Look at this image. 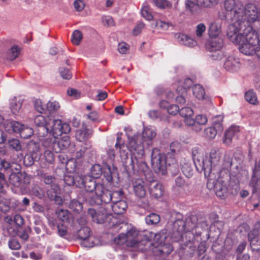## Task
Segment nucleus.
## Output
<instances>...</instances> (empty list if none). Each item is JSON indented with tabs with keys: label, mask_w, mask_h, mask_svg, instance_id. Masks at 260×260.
I'll use <instances>...</instances> for the list:
<instances>
[{
	"label": "nucleus",
	"mask_w": 260,
	"mask_h": 260,
	"mask_svg": "<svg viewBox=\"0 0 260 260\" xmlns=\"http://www.w3.org/2000/svg\"><path fill=\"white\" fill-rule=\"evenodd\" d=\"M225 15L219 14L220 19H231L226 35L233 43L238 44L244 41L246 30L252 28L250 24L258 19V9L254 4L248 3L244 7L236 0H225Z\"/></svg>",
	"instance_id": "f257e3e1"
},
{
	"label": "nucleus",
	"mask_w": 260,
	"mask_h": 260,
	"mask_svg": "<svg viewBox=\"0 0 260 260\" xmlns=\"http://www.w3.org/2000/svg\"><path fill=\"white\" fill-rule=\"evenodd\" d=\"M192 157L196 168L198 169V166L200 167L204 171L205 177L207 179L208 189H214L217 196L224 198L227 192V187L220 178L219 153L216 150H212L209 154H204L201 148L194 147L192 149Z\"/></svg>",
	"instance_id": "f03ea898"
},
{
	"label": "nucleus",
	"mask_w": 260,
	"mask_h": 260,
	"mask_svg": "<svg viewBox=\"0 0 260 260\" xmlns=\"http://www.w3.org/2000/svg\"><path fill=\"white\" fill-rule=\"evenodd\" d=\"M34 123L38 127V135L40 137H44L46 133L61 135L68 134L71 131L68 123L63 122L60 119L52 120L49 117H45L42 115L35 117Z\"/></svg>",
	"instance_id": "7ed1b4c3"
},
{
	"label": "nucleus",
	"mask_w": 260,
	"mask_h": 260,
	"mask_svg": "<svg viewBox=\"0 0 260 260\" xmlns=\"http://www.w3.org/2000/svg\"><path fill=\"white\" fill-rule=\"evenodd\" d=\"M245 34L244 41L239 44L240 51L246 55L255 54L260 58V39L257 32L252 28L248 27Z\"/></svg>",
	"instance_id": "20e7f679"
},
{
	"label": "nucleus",
	"mask_w": 260,
	"mask_h": 260,
	"mask_svg": "<svg viewBox=\"0 0 260 260\" xmlns=\"http://www.w3.org/2000/svg\"><path fill=\"white\" fill-rule=\"evenodd\" d=\"M128 139L127 148L131 154V165L133 169L140 164L145 165L142 158L144 155V147L141 140L140 134L135 135L131 137L126 134Z\"/></svg>",
	"instance_id": "39448f33"
},
{
	"label": "nucleus",
	"mask_w": 260,
	"mask_h": 260,
	"mask_svg": "<svg viewBox=\"0 0 260 260\" xmlns=\"http://www.w3.org/2000/svg\"><path fill=\"white\" fill-rule=\"evenodd\" d=\"M51 134L52 136L44 138L41 140L42 147L44 149H50L55 153H59L68 148L70 144L69 136H66L58 140V137L60 135Z\"/></svg>",
	"instance_id": "423d86ee"
},
{
	"label": "nucleus",
	"mask_w": 260,
	"mask_h": 260,
	"mask_svg": "<svg viewBox=\"0 0 260 260\" xmlns=\"http://www.w3.org/2000/svg\"><path fill=\"white\" fill-rule=\"evenodd\" d=\"M170 164L165 153H161L157 148L153 149L151 153V165L155 172L162 175L166 174L167 167Z\"/></svg>",
	"instance_id": "0eeeda50"
},
{
	"label": "nucleus",
	"mask_w": 260,
	"mask_h": 260,
	"mask_svg": "<svg viewBox=\"0 0 260 260\" xmlns=\"http://www.w3.org/2000/svg\"><path fill=\"white\" fill-rule=\"evenodd\" d=\"M89 215L93 221L97 223H103L106 221L109 222L113 217L109 205H102L96 209L89 208L88 210Z\"/></svg>",
	"instance_id": "6e6552de"
},
{
	"label": "nucleus",
	"mask_w": 260,
	"mask_h": 260,
	"mask_svg": "<svg viewBox=\"0 0 260 260\" xmlns=\"http://www.w3.org/2000/svg\"><path fill=\"white\" fill-rule=\"evenodd\" d=\"M139 232L135 228H132L128 231L126 234H121L115 239V242L119 245L126 243L131 247L137 246L139 245Z\"/></svg>",
	"instance_id": "1a4fd4ad"
},
{
	"label": "nucleus",
	"mask_w": 260,
	"mask_h": 260,
	"mask_svg": "<svg viewBox=\"0 0 260 260\" xmlns=\"http://www.w3.org/2000/svg\"><path fill=\"white\" fill-rule=\"evenodd\" d=\"M121 196L120 192H114L113 193L107 189H105L103 187L102 191L101 192H96L95 195L89 194V204L93 205L94 204H100L102 203H105V205H108L115 197V196Z\"/></svg>",
	"instance_id": "9d476101"
},
{
	"label": "nucleus",
	"mask_w": 260,
	"mask_h": 260,
	"mask_svg": "<svg viewBox=\"0 0 260 260\" xmlns=\"http://www.w3.org/2000/svg\"><path fill=\"white\" fill-rule=\"evenodd\" d=\"M86 181H85L82 187L85 189L84 198L86 202L89 203V194L95 195L96 192H101L103 189V185L100 183L96 184L95 182L94 178H92L90 175H86L85 177Z\"/></svg>",
	"instance_id": "9b49d317"
},
{
	"label": "nucleus",
	"mask_w": 260,
	"mask_h": 260,
	"mask_svg": "<svg viewBox=\"0 0 260 260\" xmlns=\"http://www.w3.org/2000/svg\"><path fill=\"white\" fill-rule=\"evenodd\" d=\"M5 220L9 224L7 227L8 234L10 236H13L16 233L18 227L21 226L24 223L23 217L19 214H16L13 217L7 216Z\"/></svg>",
	"instance_id": "f8f14e48"
},
{
	"label": "nucleus",
	"mask_w": 260,
	"mask_h": 260,
	"mask_svg": "<svg viewBox=\"0 0 260 260\" xmlns=\"http://www.w3.org/2000/svg\"><path fill=\"white\" fill-rule=\"evenodd\" d=\"M30 177L25 173L18 172L12 173L9 176V182L15 187L22 188L23 185L29 184Z\"/></svg>",
	"instance_id": "ddd939ff"
},
{
	"label": "nucleus",
	"mask_w": 260,
	"mask_h": 260,
	"mask_svg": "<svg viewBox=\"0 0 260 260\" xmlns=\"http://www.w3.org/2000/svg\"><path fill=\"white\" fill-rule=\"evenodd\" d=\"M90 229L84 227L78 232V236L82 241L81 244L83 247H92L95 245L94 238L90 235Z\"/></svg>",
	"instance_id": "4468645a"
},
{
	"label": "nucleus",
	"mask_w": 260,
	"mask_h": 260,
	"mask_svg": "<svg viewBox=\"0 0 260 260\" xmlns=\"http://www.w3.org/2000/svg\"><path fill=\"white\" fill-rule=\"evenodd\" d=\"M207 117L203 114H199L196 116L195 118H187L186 120V124L192 127V129L197 132H200L202 129V125L207 124Z\"/></svg>",
	"instance_id": "2eb2a0df"
},
{
	"label": "nucleus",
	"mask_w": 260,
	"mask_h": 260,
	"mask_svg": "<svg viewBox=\"0 0 260 260\" xmlns=\"http://www.w3.org/2000/svg\"><path fill=\"white\" fill-rule=\"evenodd\" d=\"M31 151V154H27L24 157V163L26 166H31L35 161L40 160L42 152L37 144H35Z\"/></svg>",
	"instance_id": "dca6fc26"
},
{
	"label": "nucleus",
	"mask_w": 260,
	"mask_h": 260,
	"mask_svg": "<svg viewBox=\"0 0 260 260\" xmlns=\"http://www.w3.org/2000/svg\"><path fill=\"white\" fill-rule=\"evenodd\" d=\"M240 66L241 64L238 58L234 55L226 56L224 67L227 71L232 72L237 71L240 68Z\"/></svg>",
	"instance_id": "f3484780"
},
{
	"label": "nucleus",
	"mask_w": 260,
	"mask_h": 260,
	"mask_svg": "<svg viewBox=\"0 0 260 260\" xmlns=\"http://www.w3.org/2000/svg\"><path fill=\"white\" fill-rule=\"evenodd\" d=\"M258 235L259 232L256 229L252 230L248 234L250 247L253 251H258L260 250V239H259Z\"/></svg>",
	"instance_id": "a211bd4d"
},
{
	"label": "nucleus",
	"mask_w": 260,
	"mask_h": 260,
	"mask_svg": "<svg viewBox=\"0 0 260 260\" xmlns=\"http://www.w3.org/2000/svg\"><path fill=\"white\" fill-rule=\"evenodd\" d=\"M223 46V40L219 37L210 38L205 44L206 49L210 52L219 51Z\"/></svg>",
	"instance_id": "6ab92c4d"
},
{
	"label": "nucleus",
	"mask_w": 260,
	"mask_h": 260,
	"mask_svg": "<svg viewBox=\"0 0 260 260\" xmlns=\"http://www.w3.org/2000/svg\"><path fill=\"white\" fill-rule=\"evenodd\" d=\"M92 134V131L83 124L82 127L76 131L75 138L79 142H85L91 137Z\"/></svg>",
	"instance_id": "aec40b11"
},
{
	"label": "nucleus",
	"mask_w": 260,
	"mask_h": 260,
	"mask_svg": "<svg viewBox=\"0 0 260 260\" xmlns=\"http://www.w3.org/2000/svg\"><path fill=\"white\" fill-rule=\"evenodd\" d=\"M175 38L180 44L187 47H192L197 45V41L183 34H176Z\"/></svg>",
	"instance_id": "412c9836"
},
{
	"label": "nucleus",
	"mask_w": 260,
	"mask_h": 260,
	"mask_svg": "<svg viewBox=\"0 0 260 260\" xmlns=\"http://www.w3.org/2000/svg\"><path fill=\"white\" fill-rule=\"evenodd\" d=\"M133 190L135 194L139 198H142L146 194L145 182L142 179H137L133 183Z\"/></svg>",
	"instance_id": "4be33fe9"
},
{
	"label": "nucleus",
	"mask_w": 260,
	"mask_h": 260,
	"mask_svg": "<svg viewBox=\"0 0 260 260\" xmlns=\"http://www.w3.org/2000/svg\"><path fill=\"white\" fill-rule=\"evenodd\" d=\"M112 202V205H109V209L110 210L112 209L115 214H121L125 211L127 207V205L125 201L123 200H119L118 201L113 200Z\"/></svg>",
	"instance_id": "5701e85b"
},
{
	"label": "nucleus",
	"mask_w": 260,
	"mask_h": 260,
	"mask_svg": "<svg viewBox=\"0 0 260 260\" xmlns=\"http://www.w3.org/2000/svg\"><path fill=\"white\" fill-rule=\"evenodd\" d=\"M156 133L155 129L151 127H144L142 132V139L144 142L148 146L152 144V140L155 137Z\"/></svg>",
	"instance_id": "b1692460"
},
{
	"label": "nucleus",
	"mask_w": 260,
	"mask_h": 260,
	"mask_svg": "<svg viewBox=\"0 0 260 260\" xmlns=\"http://www.w3.org/2000/svg\"><path fill=\"white\" fill-rule=\"evenodd\" d=\"M149 189L151 196L155 198H158L162 195V185L156 181L150 182Z\"/></svg>",
	"instance_id": "393cba45"
},
{
	"label": "nucleus",
	"mask_w": 260,
	"mask_h": 260,
	"mask_svg": "<svg viewBox=\"0 0 260 260\" xmlns=\"http://www.w3.org/2000/svg\"><path fill=\"white\" fill-rule=\"evenodd\" d=\"M239 127L236 125H232L228 128L224 133V143L226 145L230 144L232 139L236 136L239 132Z\"/></svg>",
	"instance_id": "a878e982"
},
{
	"label": "nucleus",
	"mask_w": 260,
	"mask_h": 260,
	"mask_svg": "<svg viewBox=\"0 0 260 260\" xmlns=\"http://www.w3.org/2000/svg\"><path fill=\"white\" fill-rule=\"evenodd\" d=\"M23 100L20 96L13 98L10 103V109L14 115L18 114L21 111Z\"/></svg>",
	"instance_id": "bb28decb"
},
{
	"label": "nucleus",
	"mask_w": 260,
	"mask_h": 260,
	"mask_svg": "<svg viewBox=\"0 0 260 260\" xmlns=\"http://www.w3.org/2000/svg\"><path fill=\"white\" fill-rule=\"evenodd\" d=\"M221 32V24L219 21H214L210 23L208 29L210 38H217Z\"/></svg>",
	"instance_id": "cd10ccee"
},
{
	"label": "nucleus",
	"mask_w": 260,
	"mask_h": 260,
	"mask_svg": "<svg viewBox=\"0 0 260 260\" xmlns=\"http://www.w3.org/2000/svg\"><path fill=\"white\" fill-rule=\"evenodd\" d=\"M23 125L19 122L15 121H7L4 123L6 131L10 133L14 132L20 134Z\"/></svg>",
	"instance_id": "c85d7f7f"
},
{
	"label": "nucleus",
	"mask_w": 260,
	"mask_h": 260,
	"mask_svg": "<svg viewBox=\"0 0 260 260\" xmlns=\"http://www.w3.org/2000/svg\"><path fill=\"white\" fill-rule=\"evenodd\" d=\"M58 218L64 222L71 223L73 220L72 214L68 210L58 209L56 211Z\"/></svg>",
	"instance_id": "c756f323"
},
{
	"label": "nucleus",
	"mask_w": 260,
	"mask_h": 260,
	"mask_svg": "<svg viewBox=\"0 0 260 260\" xmlns=\"http://www.w3.org/2000/svg\"><path fill=\"white\" fill-rule=\"evenodd\" d=\"M181 166L182 171L184 175L187 178L190 177L193 172L191 162L184 160L183 162H181Z\"/></svg>",
	"instance_id": "7c9ffc66"
},
{
	"label": "nucleus",
	"mask_w": 260,
	"mask_h": 260,
	"mask_svg": "<svg viewBox=\"0 0 260 260\" xmlns=\"http://www.w3.org/2000/svg\"><path fill=\"white\" fill-rule=\"evenodd\" d=\"M192 92L193 95L199 100L203 99L205 95V90L200 84H196L192 87Z\"/></svg>",
	"instance_id": "2f4dec72"
},
{
	"label": "nucleus",
	"mask_w": 260,
	"mask_h": 260,
	"mask_svg": "<svg viewBox=\"0 0 260 260\" xmlns=\"http://www.w3.org/2000/svg\"><path fill=\"white\" fill-rule=\"evenodd\" d=\"M218 130L213 126H209L206 128L204 131V136L208 139H213L215 138Z\"/></svg>",
	"instance_id": "473e14b6"
},
{
	"label": "nucleus",
	"mask_w": 260,
	"mask_h": 260,
	"mask_svg": "<svg viewBox=\"0 0 260 260\" xmlns=\"http://www.w3.org/2000/svg\"><path fill=\"white\" fill-rule=\"evenodd\" d=\"M256 172L254 171L250 182V186L253 188V193H255L260 190V179L256 177Z\"/></svg>",
	"instance_id": "72a5a7b5"
},
{
	"label": "nucleus",
	"mask_w": 260,
	"mask_h": 260,
	"mask_svg": "<svg viewBox=\"0 0 260 260\" xmlns=\"http://www.w3.org/2000/svg\"><path fill=\"white\" fill-rule=\"evenodd\" d=\"M141 13L142 16L146 20L148 21L152 20L153 17L152 15L151 9L146 4H144Z\"/></svg>",
	"instance_id": "f704fd0d"
},
{
	"label": "nucleus",
	"mask_w": 260,
	"mask_h": 260,
	"mask_svg": "<svg viewBox=\"0 0 260 260\" xmlns=\"http://www.w3.org/2000/svg\"><path fill=\"white\" fill-rule=\"evenodd\" d=\"M192 81L189 78L184 79L183 81H179L178 84L179 89L181 91V93H185L187 88H189L192 85Z\"/></svg>",
	"instance_id": "c9c22d12"
},
{
	"label": "nucleus",
	"mask_w": 260,
	"mask_h": 260,
	"mask_svg": "<svg viewBox=\"0 0 260 260\" xmlns=\"http://www.w3.org/2000/svg\"><path fill=\"white\" fill-rule=\"evenodd\" d=\"M20 52V48L17 46H13L7 52L8 58L10 60H13L16 58Z\"/></svg>",
	"instance_id": "e433bc0d"
},
{
	"label": "nucleus",
	"mask_w": 260,
	"mask_h": 260,
	"mask_svg": "<svg viewBox=\"0 0 260 260\" xmlns=\"http://www.w3.org/2000/svg\"><path fill=\"white\" fill-rule=\"evenodd\" d=\"M145 221L148 225L156 224L159 222L160 217L157 214L152 213L145 217Z\"/></svg>",
	"instance_id": "4c0bfd02"
},
{
	"label": "nucleus",
	"mask_w": 260,
	"mask_h": 260,
	"mask_svg": "<svg viewBox=\"0 0 260 260\" xmlns=\"http://www.w3.org/2000/svg\"><path fill=\"white\" fill-rule=\"evenodd\" d=\"M60 107L59 103L56 101H49L46 104V109L49 113L57 112Z\"/></svg>",
	"instance_id": "58836bf2"
},
{
	"label": "nucleus",
	"mask_w": 260,
	"mask_h": 260,
	"mask_svg": "<svg viewBox=\"0 0 260 260\" xmlns=\"http://www.w3.org/2000/svg\"><path fill=\"white\" fill-rule=\"evenodd\" d=\"M180 114L184 118V122L186 123V120L187 118H192L193 111L190 107H185L180 110Z\"/></svg>",
	"instance_id": "ea45409f"
},
{
	"label": "nucleus",
	"mask_w": 260,
	"mask_h": 260,
	"mask_svg": "<svg viewBox=\"0 0 260 260\" xmlns=\"http://www.w3.org/2000/svg\"><path fill=\"white\" fill-rule=\"evenodd\" d=\"M152 2L159 9H170L172 7V4L167 0H153Z\"/></svg>",
	"instance_id": "a19ab883"
},
{
	"label": "nucleus",
	"mask_w": 260,
	"mask_h": 260,
	"mask_svg": "<svg viewBox=\"0 0 260 260\" xmlns=\"http://www.w3.org/2000/svg\"><path fill=\"white\" fill-rule=\"evenodd\" d=\"M69 208L75 213H79L82 210L83 206L79 202L74 200L70 203Z\"/></svg>",
	"instance_id": "79ce46f5"
},
{
	"label": "nucleus",
	"mask_w": 260,
	"mask_h": 260,
	"mask_svg": "<svg viewBox=\"0 0 260 260\" xmlns=\"http://www.w3.org/2000/svg\"><path fill=\"white\" fill-rule=\"evenodd\" d=\"M30 194L32 196L42 199L45 195L44 191L38 185H34L29 191Z\"/></svg>",
	"instance_id": "37998d69"
},
{
	"label": "nucleus",
	"mask_w": 260,
	"mask_h": 260,
	"mask_svg": "<svg viewBox=\"0 0 260 260\" xmlns=\"http://www.w3.org/2000/svg\"><path fill=\"white\" fill-rule=\"evenodd\" d=\"M223 117L222 115H219L214 117L213 119V126L215 127L218 131L221 132L223 130L222 121Z\"/></svg>",
	"instance_id": "c03bdc74"
},
{
	"label": "nucleus",
	"mask_w": 260,
	"mask_h": 260,
	"mask_svg": "<svg viewBox=\"0 0 260 260\" xmlns=\"http://www.w3.org/2000/svg\"><path fill=\"white\" fill-rule=\"evenodd\" d=\"M245 99L251 104H256L257 103V98L255 93L252 90H248L245 93Z\"/></svg>",
	"instance_id": "a18cd8bd"
},
{
	"label": "nucleus",
	"mask_w": 260,
	"mask_h": 260,
	"mask_svg": "<svg viewBox=\"0 0 260 260\" xmlns=\"http://www.w3.org/2000/svg\"><path fill=\"white\" fill-rule=\"evenodd\" d=\"M83 36L82 32L79 30H75L72 37V43L76 45H78L82 40Z\"/></svg>",
	"instance_id": "49530a36"
},
{
	"label": "nucleus",
	"mask_w": 260,
	"mask_h": 260,
	"mask_svg": "<svg viewBox=\"0 0 260 260\" xmlns=\"http://www.w3.org/2000/svg\"><path fill=\"white\" fill-rule=\"evenodd\" d=\"M102 173L101 166L95 164L91 169V177L93 178H98Z\"/></svg>",
	"instance_id": "de8ad7c7"
},
{
	"label": "nucleus",
	"mask_w": 260,
	"mask_h": 260,
	"mask_svg": "<svg viewBox=\"0 0 260 260\" xmlns=\"http://www.w3.org/2000/svg\"><path fill=\"white\" fill-rule=\"evenodd\" d=\"M34 133V131L30 127L23 125L20 131V136L22 138L27 139L29 138Z\"/></svg>",
	"instance_id": "09e8293b"
},
{
	"label": "nucleus",
	"mask_w": 260,
	"mask_h": 260,
	"mask_svg": "<svg viewBox=\"0 0 260 260\" xmlns=\"http://www.w3.org/2000/svg\"><path fill=\"white\" fill-rule=\"evenodd\" d=\"M77 167V162L76 160L74 159H70L66 162V170L70 173H73L76 170Z\"/></svg>",
	"instance_id": "8fccbe9b"
},
{
	"label": "nucleus",
	"mask_w": 260,
	"mask_h": 260,
	"mask_svg": "<svg viewBox=\"0 0 260 260\" xmlns=\"http://www.w3.org/2000/svg\"><path fill=\"white\" fill-rule=\"evenodd\" d=\"M34 107L35 110L40 113H43L47 110L46 105H44L42 101L39 99L35 101Z\"/></svg>",
	"instance_id": "3c124183"
},
{
	"label": "nucleus",
	"mask_w": 260,
	"mask_h": 260,
	"mask_svg": "<svg viewBox=\"0 0 260 260\" xmlns=\"http://www.w3.org/2000/svg\"><path fill=\"white\" fill-rule=\"evenodd\" d=\"M54 151L50 149H44V158L46 161L49 164H51L54 160V156L53 154Z\"/></svg>",
	"instance_id": "603ef678"
},
{
	"label": "nucleus",
	"mask_w": 260,
	"mask_h": 260,
	"mask_svg": "<svg viewBox=\"0 0 260 260\" xmlns=\"http://www.w3.org/2000/svg\"><path fill=\"white\" fill-rule=\"evenodd\" d=\"M171 26L170 23L162 20H157L155 22V26L161 31H166Z\"/></svg>",
	"instance_id": "864d4df0"
},
{
	"label": "nucleus",
	"mask_w": 260,
	"mask_h": 260,
	"mask_svg": "<svg viewBox=\"0 0 260 260\" xmlns=\"http://www.w3.org/2000/svg\"><path fill=\"white\" fill-rule=\"evenodd\" d=\"M85 177L86 176H83L82 175H80L78 173H75V185L77 187H82L83 185L86 181Z\"/></svg>",
	"instance_id": "5fc2aeb1"
},
{
	"label": "nucleus",
	"mask_w": 260,
	"mask_h": 260,
	"mask_svg": "<svg viewBox=\"0 0 260 260\" xmlns=\"http://www.w3.org/2000/svg\"><path fill=\"white\" fill-rule=\"evenodd\" d=\"M64 181L68 185H75V174H67L64 176Z\"/></svg>",
	"instance_id": "6e6d98bb"
},
{
	"label": "nucleus",
	"mask_w": 260,
	"mask_h": 260,
	"mask_svg": "<svg viewBox=\"0 0 260 260\" xmlns=\"http://www.w3.org/2000/svg\"><path fill=\"white\" fill-rule=\"evenodd\" d=\"M103 173L105 178L108 182H110L112 181L114 173L113 171H112L109 166L105 168Z\"/></svg>",
	"instance_id": "4d7b16f0"
},
{
	"label": "nucleus",
	"mask_w": 260,
	"mask_h": 260,
	"mask_svg": "<svg viewBox=\"0 0 260 260\" xmlns=\"http://www.w3.org/2000/svg\"><path fill=\"white\" fill-rule=\"evenodd\" d=\"M206 26L203 23H200L196 26V36L197 38H201L206 30Z\"/></svg>",
	"instance_id": "13d9d810"
},
{
	"label": "nucleus",
	"mask_w": 260,
	"mask_h": 260,
	"mask_svg": "<svg viewBox=\"0 0 260 260\" xmlns=\"http://www.w3.org/2000/svg\"><path fill=\"white\" fill-rule=\"evenodd\" d=\"M176 94H178L175 99L176 103L181 105L185 103V99L183 96L184 93H181V91L180 90L179 87H177L176 88Z\"/></svg>",
	"instance_id": "bf43d9fd"
},
{
	"label": "nucleus",
	"mask_w": 260,
	"mask_h": 260,
	"mask_svg": "<svg viewBox=\"0 0 260 260\" xmlns=\"http://www.w3.org/2000/svg\"><path fill=\"white\" fill-rule=\"evenodd\" d=\"M11 202L10 199H3L0 200V208L6 212L8 210Z\"/></svg>",
	"instance_id": "052dcab7"
},
{
	"label": "nucleus",
	"mask_w": 260,
	"mask_h": 260,
	"mask_svg": "<svg viewBox=\"0 0 260 260\" xmlns=\"http://www.w3.org/2000/svg\"><path fill=\"white\" fill-rule=\"evenodd\" d=\"M55 178L52 176H45L44 179V182L47 184H52L51 186L53 187V190L55 192L57 190L58 186L54 183Z\"/></svg>",
	"instance_id": "680f3d73"
},
{
	"label": "nucleus",
	"mask_w": 260,
	"mask_h": 260,
	"mask_svg": "<svg viewBox=\"0 0 260 260\" xmlns=\"http://www.w3.org/2000/svg\"><path fill=\"white\" fill-rule=\"evenodd\" d=\"M102 23L104 25L112 26L114 25L113 18L110 16H104L102 18Z\"/></svg>",
	"instance_id": "e2e57ef3"
},
{
	"label": "nucleus",
	"mask_w": 260,
	"mask_h": 260,
	"mask_svg": "<svg viewBox=\"0 0 260 260\" xmlns=\"http://www.w3.org/2000/svg\"><path fill=\"white\" fill-rule=\"evenodd\" d=\"M8 245L9 248L13 250H18L21 247V245L19 242L14 239H10Z\"/></svg>",
	"instance_id": "0e129e2a"
},
{
	"label": "nucleus",
	"mask_w": 260,
	"mask_h": 260,
	"mask_svg": "<svg viewBox=\"0 0 260 260\" xmlns=\"http://www.w3.org/2000/svg\"><path fill=\"white\" fill-rule=\"evenodd\" d=\"M9 145L16 151L20 150L21 146L19 141L17 139H12L9 142Z\"/></svg>",
	"instance_id": "69168bd1"
},
{
	"label": "nucleus",
	"mask_w": 260,
	"mask_h": 260,
	"mask_svg": "<svg viewBox=\"0 0 260 260\" xmlns=\"http://www.w3.org/2000/svg\"><path fill=\"white\" fill-rule=\"evenodd\" d=\"M185 5L187 9H189L191 12H193L197 10V7H199L197 5V2L194 3L190 0L185 1Z\"/></svg>",
	"instance_id": "338daca9"
},
{
	"label": "nucleus",
	"mask_w": 260,
	"mask_h": 260,
	"mask_svg": "<svg viewBox=\"0 0 260 260\" xmlns=\"http://www.w3.org/2000/svg\"><path fill=\"white\" fill-rule=\"evenodd\" d=\"M60 74L62 78L70 79L72 77V74L70 71L64 68H61L59 70Z\"/></svg>",
	"instance_id": "774afa93"
}]
</instances>
